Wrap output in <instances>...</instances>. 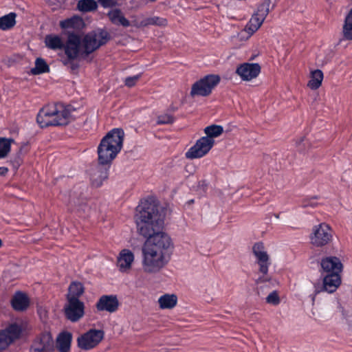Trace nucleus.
<instances>
[{
	"mask_svg": "<svg viewBox=\"0 0 352 352\" xmlns=\"http://www.w3.org/2000/svg\"><path fill=\"white\" fill-rule=\"evenodd\" d=\"M103 337V331L91 329L78 338V346L82 349H91L101 342Z\"/></svg>",
	"mask_w": 352,
	"mask_h": 352,
	"instance_id": "nucleus-14",
	"label": "nucleus"
},
{
	"mask_svg": "<svg viewBox=\"0 0 352 352\" xmlns=\"http://www.w3.org/2000/svg\"><path fill=\"white\" fill-rule=\"evenodd\" d=\"M194 202V200L193 199H190L188 201V204H192Z\"/></svg>",
	"mask_w": 352,
	"mask_h": 352,
	"instance_id": "nucleus-46",
	"label": "nucleus"
},
{
	"mask_svg": "<svg viewBox=\"0 0 352 352\" xmlns=\"http://www.w3.org/2000/svg\"><path fill=\"white\" fill-rule=\"evenodd\" d=\"M261 67L256 63H243L239 64L236 69L235 73L243 81H250L256 78L261 73Z\"/></svg>",
	"mask_w": 352,
	"mask_h": 352,
	"instance_id": "nucleus-16",
	"label": "nucleus"
},
{
	"mask_svg": "<svg viewBox=\"0 0 352 352\" xmlns=\"http://www.w3.org/2000/svg\"><path fill=\"white\" fill-rule=\"evenodd\" d=\"M8 172V168L4 166L0 167V176H5Z\"/></svg>",
	"mask_w": 352,
	"mask_h": 352,
	"instance_id": "nucleus-44",
	"label": "nucleus"
},
{
	"mask_svg": "<svg viewBox=\"0 0 352 352\" xmlns=\"http://www.w3.org/2000/svg\"><path fill=\"white\" fill-rule=\"evenodd\" d=\"M165 214L158 201L148 197L140 201L136 207L135 222L138 232L142 236H150L155 230H162L164 224Z\"/></svg>",
	"mask_w": 352,
	"mask_h": 352,
	"instance_id": "nucleus-2",
	"label": "nucleus"
},
{
	"mask_svg": "<svg viewBox=\"0 0 352 352\" xmlns=\"http://www.w3.org/2000/svg\"><path fill=\"white\" fill-rule=\"evenodd\" d=\"M167 24V21L166 19L159 17V16H152L148 17L140 23V27H146L148 25H159V26H165Z\"/></svg>",
	"mask_w": 352,
	"mask_h": 352,
	"instance_id": "nucleus-34",
	"label": "nucleus"
},
{
	"mask_svg": "<svg viewBox=\"0 0 352 352\" xmlns=\"http://www.w3.org/2000/svg\"><path fill=\"white\" fill-rule=\"evenodd\" d=\"M333 239V230L325 223H322L313 228L310 235L311 243L316 247H323L329 243Z\"/></svg>",
	"mask_w": 352,
	"mask_h": 352,
	"instance_id": "nucleus-9",
	"label": "nucleus"
},
{
	"mask_svg": "<svg viewBox=\"0 0 352 352\" xmlns=\"http://www.w3.org/2000/svg\"><path fill=\"white\" fill-rule=\"evenodd\" d=\"M252 253L256 258V262L259 266V272L263 274L257 280V283L269 281V278L265 276L268 273L269 267L271 265L270 256L265 250L264 243L261 241L256 242L252 247Z\"/></svg>",
	"mask_w": 352,
	"mask_h": 352,
	"instance_id": "nucleus-8",
	"label": "nucleus"
},
{
	"mask_svg": "<svg viewBox=\"0 0 352 352\" xmlns=\"http://www.w3.org/2000/svg\"><path fill=\"white\" fill-rule=\"evenodd\" d=\"M53 338L50 333H41L34 341L29 352H54Z\"/></svg>",
	"mask_w": 352,
	"mask_h": 352,
	"instance_id": "nucleus-15",
	"label": "nucleus"
},
{
	"mask_svg": "<svg viewBox=\"0 0 352 352\" xmlns=\"http://www.w3.org/2000/svg\"><path fill=\"white\" fill-rule=\"evenodd\" d=\"M3 243H2V241L1 239H0V248L2 246Z\"/></svg>",
	"mask_w": 352,
	"mask_h": 352,
	"instance_id": "nucleus-47",
	"label": "nucleus"
},
{
	"mask_svg": "<svg viewBox=\"0 0 352 352\" xmlns=\"http://www.w3.org/2000/svg\"><path fill=\"white\" fill-rule=\"evenodd\" d=\"M266 302L273 305H278L280 300L276 291L271 292L266 298Z\"/></svg>",
	"mask_w": 352,
	"mask_h": 352,
	"instance_id": "nucleus-39",
	"label": "nucleus"
},
{
	"mask_svg": "<svg viewBox=\"0 0 352 352\" xmlns=\"http://www.w3.org/2000/svg\"><path fill=\"white\" fill-rule=\"evenodd\" d=\"M124 138L123 129L115 128L101 140L97 148L98 163L91 173L93 186L100 187L108 179L111 164L122 148Z\"/></svg>",
	"mask_w": 352,
	"mask_h": 352,
	"instance_id": "nucleus-1",
	"label": "nucleus"
},
{
	"mask_svg": "<svg viewBox=\"0 0 352 352\" xmlns=\"http://www.w3.org/2000/svg\"><path fill=\"white\" fill-rule=\"evenodd\" d=\"M16 14L10 12L0 17V30H8L12 29L16 24Z\"/></svg>",
	"mask_w": 352,
	"mask_h": 352,
	"instance_id": "nucleus-29",
	"label": "nucleus"
},
{
	"mask_svg": "<svg viewBox=\"0 0 352 352\" xmlns=\"http://www.w3.org/2000/svg\"><path fill=\"white\" fill-rule=\"evenodd\" d=\"M134 261L133 253L128 249H123L119 253L117 258V265L121 272H126L131 268Z\"/></svg>",
	"mask_w": 352,
	"mask_h": 352,
	"instance_id": "nucleus-21",
	"label": "nucleus"
},
{
	"mask_svg": "<svg viewBox=\"0 0 352 352\" xmlns=\"http://www.w3.org/2000/svg\"><path fill=\"white\" fill-rule=\"evenodd\" d=\"M220 80L221 78L218 75L208 74L204 76L192 85L190 96L192 97L209 96Z\"/></svg>",
	"mask_w": 352,
	"mask_h": 352,
	"instance_id": "nucleus-7",
	"label": "nucleus"
},
{
	"mask_svg": "<svg viewBox=\"0 0 352 352\" xmlns=\"http://www.w3.org/2000/svg\"><path fill=\"white\" fill-rule=\"evenodd\" d=\"M160 307L162 309H173L177 302V297L175 294H164L158 299Z\"/></svg>",
	"mask_w": 352,
	"mask_h": 352,
	"instance_id": "nucleus-27",
	"label": "nucleus"
},
{
	"mask_svg": "<svg viewBox=\"0 0 352 352\" xmlns=\"http://www.w3.org/2000/svg\"><path fill=\"white\" fill-rule=\"evenodd\" d=\"M83 23L82 19L77 15L60 21L59 25L61 29H76L79 28Z\"/></svg>",
	"mask_w": 352,
	"mask_h": 352,
	"instance_id": "nucleus-26",
	"label": "nucleus"
},
{
	"mask_svg": "<svg viewBox=\"0 0 352 352\" xmlns=\"http://www.w3.org/2000/svg\"><path fill=\"white\" fill-rule=\"evenodd\" d=\"M72 340V333L67 331L60 333L57 338V344L60 352H68Z\"/></svg>",
	"mask_w": 352,
	"mask_h": 352,
	"instance_id": "nucleus-25",
	"label": "nucleus"
},
{
	"mask_svg": "<svg viewBox=\"0 0 352 352\" xmlns=\"http://www.w3.org/2000/svg\"><path fill=\"white\" fill-rule=\"evenodd\" d=\"M276 218H279V214L276 215Z\"/></svg>",
	"mask_w": 352,
	"mask_h": 352,
	"instance_id": "nucleus-48",
	"label": "nucleus"
},
{
	"mask_svg": "<svg viewBox=\"0 0 352 352\" xmlns=\"http://www.w3.org/2000/svg\"><path fill=\"white\" fill-rule=\"evenodd\" d=\"M317 199H318V197H316V196L312 197L311 198L304 199L302 201L301 206L303 208H307V207L315 208L318 205V204L316 202V200Z\"/></svg>",
	"mask_w": 352,
	"mask_h": 352,
	"instance_id": "nucleus-40",
	"label": "nucleus"
},
{
	"mask_svg": "<svg viewBox=\"0 0 352 352\" xmlns=\"http://www.w3.org/2000/svg\"><path fill=\"white\" fill-rule=\"evenodd\" d=\"M22 328L17 323H12L6 329L0 330V351L6 349L12 342L19 339Z\"/></svg>",
	"mask_w": 352,
	"mask_h": 352,
	"instance_id": "nucleus-13",
	"label": "nucleus"
},
{
	"mask_svg": "<svg viewBox=\"0 0 352 352\" xmlns=\"http://www.w3.org/2000/svg\"><path fill=\"white\" fill-rule=\"evenodd\" d=\"M170 109L171 110H173V111H176L177 110V108L174 107H170Z\"/></svg>",
	"mask_w": 352,
	"mask_h": 352,
	"instance_id": "nucleus-45",
	"label": "nucleus"
},
{
	"mask_svg": "<svg viewBox=\"0 0 352 352\" xmlns=\"http://www.w3.org/2000/svg\"><path fill=\"white\" fill-rule=\"evenodd\" d=\"M139 78L140 76L138 75L127 77L124 81L125 85L129 87H133L135 85L138 80L139 79Z\"/></svg>",
	"mask_w": 352,
	"mask_h": 352,
	"instance_id": "nucleus-41",
	"label": "nucleus"
},
{
	"mask_svg": "<svg viewBox=\"0 0 352 352\" xmlns=\"http://www.w3.org/2000/svg\"><path fill=\"white\" fill-rule=\"evenodd\" d=\"M50 72V67L42 58H37L35 60V67L31 69V74L38 75Z\"/></svg>",
	"mask_w": 352,
	"mask_h": 352,
	"instance_id": "nucleus-32",
	"label": "nucleus"
},
{
	"mask_svg": "<svg viewBox=\"0 0 352 352\" xmlns=\"http://www.w3.org/2000/svg\"><path fill=\"white\" fill-rule=\"evenodd\" d=\"M98 312L106 311L110 314L116 312L120 307V302L116 295H102L95 305Z\"/></svg>",
	"mask_w": 352,
	"mask_h": 352,
	"instance_id": "nucleus-17",
	"label": "nucleus"
},
{
	"mask_svg": "<svg viewBox=\"0 0 352 352\" xmlns=\"http://www.w3.org/2000/svg\"><path fill=\"white\" fill-rule=\"evenodd\" d=\"M111 40L109 32L103 28H98L87 33L82 41V56L86 57Z\"/></svg>",
	"mask_w": 352,
	"mask_h": 352,
	"instance_id": "nucleus-4",
	"label": "nucleus"
},
{
	"mask_svg": "<svg viewBox=\"0 0 352 352\" xmlns=\"http://www.w3.org/2000/svg\"><path fill=\"white\" fill-rule=\"evenodd\" d=\"M223 132V126L220 125L212 124L204 129V133L206 134V138L213 140L221 135Z\"/></svg>",
	"mask_w": 352,
	"mask_h": 352,
	"instance_id": "nucleus-35",
	"label": "nucleus"
},
{
	"mask_svg": "<svg viewBox=\"0 0 352 352\" xmlns=\"http://www.w3.org/2000/svg\"><path fill=\"white\" fill-rule=\"evenodd\" d=\"M343 39L352 41V9L346 16L342 28Z\"/></svg>",
	"mask_w": 352,
	"mask_h": 352,
	"instance_id": "nucleus-31",
	"label": "nucleus"
},
{
	"mask_svg": "<svg viewBox=\"0 0 352 352\" xmlns=\"http://www.w3.org/2000/svg\"><path fill=\"white\" fill-rule=\"evenodd\" d=\"M321 267L324 274L336 273L341 275L343 265L339 258L331 256L322 259Z\"/></svg>",
	"mask_w": 352,
	"mask_h": 352,
	"instance_id": "nucleus-19",
	"label": "nucleus"
},
{
	"mask_svg": "<svg viewBox=\"0 0 352 352\" xmlns=\"http://www.w3.org/2000/svg\"><path fill=\"white\" fill-rule=\"evenodd\" d=\"M107 15L110 21L116 25H122L124 28L130 26L129 21L124 16L122 12L119 8L109 10Z\"/></svg>",
	"mask_w": 352,
	"mask_h": 352,
	"instance_id": "nucleus-22",
	"label": "nucleus"
},
{
	"mask_svg": "<svg viewBox=\"0 0 352 352\" xmlns=\"http://www.w3.org/2000/svg\"><path fill=\"white\" fill-rule=\"evenodd\" d=\"M75 60H70L69 63L67 62V58L63 61V63L65 66H69L73 71L76 70L79 67V64L74 62Z\"/></svg>",
	"mask_w": 352,
	"mask_h": 352,
	"instance_id": "nucleus-43",
	"label": "nucleus"
},
{
	"mask_svg": "<svg viewBox=\"0 0 352 352\" xmlns=\"http://www.w3.org/2000/svg\"><path fill=\"white\" fill-rule=\"evenodd\" d=\"M77 8L80 12H89L96 10L98 4L95 0H80L78 2Z\"/></svg>",
	"mask_w": 352,
	"mask_h": 352,
	"instance_id": "nucleus-33",
	"label": "nucleus"
},
{
	"mask_svg": "<svg viewBox=\"0 0 352 352\" xmlns=\"http://www.w3.org/2000/svg\"><path fill=\"white\" fill-rule=\"evenodd\" d=\"M99 3L103 8H113L116 5L114 0H98Z\"/></svg>",
	"mask_w": 352,
	"mask_h": 352,
	"instance_id": "nucleus-42",
	"label": "nucleus"
},
{
	"mask_svg": "<svg viewBox=\"0 0 352 352\" xmlns=\"http://www.w3.org/2000/svg\"><path fill=\"white\" fill-rule=\"evenodd\" d=\"M324 78L322 72L320 69H315L311 72L310 80L307 83V86L312 90L318 89L321 85Z\"/></svg>",
	"mask_w": 352,
	"mask_h": 352,
	"instance_id": "nucleus-28",
	"label": "nucleus"
},
{
	"mask_svg": "<svg viewBox=\"0 0 352 352\" xmlns=\"http://www.w3.org/2000/svg\"><path fill=\"white\" fill-rule=\"evenodd\" d=\"M72 107L62 102L48 104L41 109L36 122L41 128L67 125L70 120Z\"/></svg>",
	"mask_w": 352,
	"mask_h": 352,
	"instance_id": "nucleus-3",
	"label": "nucleus"
},
{
	"mask_svg": "<svg viewBox=\"0 0 352 352\" xmlns=\"http://www.w3.org/2000/svg\"><path fill=\"white\" fill-rule=\"evenodd\" d=\"M142 268L148 274L159 272L167 265L170 258L169 255H164L163 253L157 252L155 250L142 248Z\"/></svg>",
	"mask_w": 352,
	"mask_h": 352,
	"instance_id": "nucleus-5",
	"label": "nucleus"
},
{
	"mask_svg": "<svg viewBox=\"0 0 352 352\" xmlns=\"http://www.w3.org/2000/svg\"><path fill=\"white\" fill-rule=\"evenodd\" d=\"M14 140L6 138H0V159L5 158L11 150V143Z\"/></svg>",
	"mask_w": 352,
	"mask_h": 352,
	"instance_id": "nucleus-36",
	"label": "nucleus"
},
{
	"mask_svg": "<svg viewBox=\"0 0 352 352\" xmlns=\"http://www.w3.org/2000/svg\"><path fill=\"white\" fill-rule=\"evenodd\" d=\"M270 3L271 0H265L263 3L258 5L257 10L254 14L262 18L263 20H265L270 12L269 7Z\"/></svg>",
	"mask_w": 352,
	"mask_h": 352,
	"instance_id": "nucleus-37",
	"label": "nucleus"
},
{
	"mask_svg": "<svg viewBox=\"0 0 352 352\" xmlns=\"http://www.w3.org/2000/svg\"><path fill=\"white\" fill-rule=\"evenodd\" d=\"M30 298L28 295L21 291L14 293L10 300L12 309L16 311H24L30 306Z\"/></svg>",
	"mask_w": 352,
	"mask_h": 352,
	"instance_id": "nucleus-20",
	"label": "nucleus"
},
{
	"mask_svg": "<svg viewBox=\"0 0 352 352\" xmlns=\"http://www.w3.org/2000/svg\"><path fill=\"white\" fill-rule=\"evenodd\" d=\"M85 309V303L80 299H66L63 310L65 318L72 322H76L84 316Z\"/></svg>",
	"mask_w": 352,
	"mask_h": 352,
	"instance_id": "nucleus-11",
	"label": "nucleus"
},
{
	"mask_svg": "<svg viewBox=\"0 0 352 352\" xmlns=\"http://www.w3.org/2000/svg\"><path fill=\"white\" fill-rule=\"evenodd\" d=\"M44 43L47 48L56 51L63 50L65 42L59 35L50 34L45 36Z\"/></svg>",
	"mask_w": 352,
	"mask_h": 352,
	"instance_id": "nucleus-24",
	"label": "nucleus"
},
{
	"mask_svg": "<svg viewBox=\"0 0 352 352\" xmlns=\"http://www.w3.org/2000/svg\"><path fill=\"white\" fill-rule=\"evenodd\" d=\"M175 120V117L168 113H164L160 115L157 118V124L159 125L162 124H173Z\"/></svg>",
	"mask_w": 352,
	"mask_h": 352,
	"instance_id": "nucleus-38",
	"label": "nucleus"
},
{
	"mask_svg": "<svg viewBox=\"0 0 352 352\" xmlns=\"http://www.w3.org/2000/svg\"><path fill=\"white\" fill-rule=\"evenodd\" d=\"M341 284V275L336 273L325 274L321 287L315 286V296L321 292H334Z\"/></svg>",
	"mask_w": 352,
	"mask_h": 352,
	"instance_id": "nucleus-18",
	"label": "nucleus"
},
{
	"mask_svg": "<svg viewBox=\"0 0 352 352\" xmlns=\"http://www.w3.org/2000/svg\"><path fill=\"white\" fill-rule=\"evenodd\" d=\"M214 144V140L206 137H201L191 146L185 153L187 159H197L205 156L212 148Z\"/></svg>",
	"mask_w": 352,
	"mask_h": 352,
	"instance_id": "nucleus-12",
	"label": "nucleus"
},
{
	"mask_svg": "<svg viewBox=\"0 0 352 352\" xmlns=\"http://www.w3.org/2000/svg\"><path fill=\"white\" fill-rule=\"evenodd\" d=\"M82 47L81 37L79 34L75 32H69L67 35V38L64 43L65 54L67 57V62L69 63L70 60H76L80 55L82 56Z\"/></svg>",
	"mask_w": 352,
	"mask_h": 352,
	"instance_id": "nucleus-10",
	"label": "nucleus"
},
{
	"mask_svg": "<svg viewBox=\"0 0 352 352\" xmlns=\"http://www.w3.org/2000/svg\"><path fill=\"white\" fill-rule=\"evenodd\" d=\"M84 285L80 281H72L68 287L66 299H80L85 293Z\"/></svg>",
	"mask_w": 352,
	"mask_h": 352,
	"instance_id": "nucleus-23",
	"label": "nucleus"
},
{
	"mask_svg": "<svg viewBox=\"0 0 352 352\" xmlns=\"http://www.w3.org/2000/svg\"><path fill=\"white\" fill-rule=\"evenodd\" d=\"M264 20L258 16L254 14L245 28V30L252 35L261 27Z\"/></svg>",
	"mask_w": 352,
	"mask_h": 352,
	"instance_id": "nucleus-30",
	"label": "nucleus"
},
{
	"mask_svg": "<svg viewBox=\"0 0 352 352\" xmlns=\"http://www.w3.org/2000/svg\"><path fill=\"white\" fill-rule=\"evenodd\" d=\"M144 237L147 239L144 247L170 256L173 243L171 238L167 233L158 230H155L153 234H151L150 236Z\"/></svg>",
	"mask_w": 352,
	"mask_h": 352,
	"instance_id": "nucleus-6",
	"label": "nucleus"
},
{
	"mask_svg": "<svg viewBox=\"0 0 352 352\" xmlns=\"http://www.w3.org/2000/svg\"><path fill=\"white\" fill-rule=\"evenodd\" d=\"M314 300H315V296H314L313 298H312L313 301H314Z\"/></svg>",
	"mask_w": 352,
	"mask_h": 352,
	"instance_id": "nucleus-49",
	"label": "nucleus"
}]
</instances>
